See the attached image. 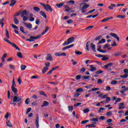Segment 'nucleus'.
<instances>
[{
  "instance_id": "obj_1",
  "label": "nucleus",
  "mask_w": 128,
  "mask_h": 128,
  "mask_svg": "<svg viewBox=\"0 0 128 128\" xmlns=\"http://www.w3.org/2000/svg\"><path fill=\"white\" fill-rule=\"evenodd\" d=\"M74 42V37H70L68 38L66 41H65L62 44L63 46H68L70 44H72Z\"/></svg>"
},
{
  "instance_id": "obj_2",
  "label": "nucleus",
  "mask_w": 128,
  "mask_h": 128,
  "mask_svg": "<svg viewBox=\"0 0 128 128\" xmlns=\"http://www.w3.org/2000/svg\"><path fill=\"white\" fill-rule=\"evenodd\" d=\"M16 82L14 81V78H13V80L12 82V86H11V90L14 94L18 93V89L16 88Z\"/></svg>"
},
{
  "instance_id": "obj_3",
  "label": "nucleus",
  "mask_w": 128,
  "mask_h": 128,
  "mask_svg": "<svg viewBox=\"0 0 128 128\" xmlns=\"http://www.w3.org/2000/svg\"><path fill=\"white\" fill-rule=\"evenodd\" d=\"M42 38V35H38L35 36H30V38L26 39V40L27 42H34V40H38V38Z\"/></svg>"
},
{
  "instance_id": "obj_4",
  "label": "nucleus",
  "mask_w": 128,
  "mask_h": 128,
  "mask_svg": "<svg viewBox=\"0 0 128 128\" xmlns=\"http://www.w3.org/2000/svg\"><path fill=\"white\" fill-rule=\"evenodd\" d=\"M4 42H8V44H11L12 46H13L14 48H15L16 50H18L19 52H20V48H18V47L14 43L10 42V41L8 39L5 38L4 39Z\"/></svg>"
},
{
  "instance_id": "obj_5",
  "label": "nucleus",
  "mask_w": 128,
  "mask_h": 128,
  "mask_svg": "<svg viewBox=\"0 0 128 128\" xmlns=\"http://www.w3.org/2000/svg\"><path fill=\"white\" fill-rule=\"evenodd\" d=\"M18 102V96H14L13 99L10 101V104H14V106H16V103Z\"/></svg>"
},
{
  "instance_id": "obj_6",
  "label": "nucleus",
  "mask_w": 128,
  "mask_h": 128,
  "mask_svg": "<svg viewBox=\"0 0 128 128\" xmlns=\"http://www.w3.org/2000/svg\"><path fill=\"white\" fill-rule=\"evenodd\" d=\"M46 60H49V62H52V60H54L52 59V55L50 54H47L46 57Z\"/></svg>"
},
{
  "instance_id": "obj_7",
  "label": "nucleus",
  "mask_w": 128,
  "mask_h": 128,
  "mask_svg": "<svg viewBox=\"0 0 128 128\" xmlns=\"http://www.w3.org/2000/svg\"><path fill=\"white\" fill-rule=\"evenodd\" d=\"M110 36H112L113 38H116L118 42H120V37L116 34L110 32Z\"/></svg>"
},
{
  "instance_id": "obj_8",
  "label": "nucleus",
  "mask_w": 128,
  "mask_h": 128,
  "mask_svg": "<svg viewBox=\"0 0 128 128\" xmlns=\"http://www.w3.org/2000/svg\"><path fill=\"white\" fill-rule=\"evenodd\" d=\"M22 24L25 26L27 28H32V24H28L24 22H22Z\"/></svg>"
},
{
  "instance_id": "obj_9",
  "label": "nucleus",
  "mask_w": 128,
  "mask_h": 128,
  "mask_svg": "<svg viewBox=\"0 0 128 128\" xmlns=\"http://www.w3.org/2000/svg\"><path fill=\"white\" fill-rule=\"evenodd\" d=\"M39 120H40V118H38V114H37L36 122H35V124L37 128H39V126H40V124H38Z\"/></svg>"
},
{
  "instance_id": "obj_10",
  "label": "nucleus",
  "mask_w": 128,
  "mask_h": 128,
  "mask_svg": "<svg viewBox=\"0 0 128 128\" xmlns=\"http://www.w3.org/2000/svg\"><path fill=\"white\" fill-rule=\"evenodd\" d=\"M22 102V97L17 96V102H18V106H20Z\"/></svg>"
},
{
  "instance_id": "obj_11",
  "label": "nucleus",
  "mask_w": 128,
  "mask_h": 128,
  "mask_svg": "<svg viewBox=\"0 0 128 128\" xmlns=\"http://www.w3.org/2000/svg\"><path fill=\"white\" fill-rule=\"evenodd\" d=\"M73 46H74V44H72L70 46L64 47L62 48V50H68V48H73Z\"/></svg>"
},
{
  "instance_id": "obj_12",
  "label": "nucleus",
  "mask_w": 128,
  "mask_h": 128,
  "mask_svg": "<svg viewBox=\"0 0 128 128\" xmlns=\"http://www.w3.org/2000/svg\"><path fill=\"white\" fill-rule=\"evenodd\" d=\"M90 48L94 52H96V45H94V43L91 44Z\"/></svg>"
},
{
  "instance_id": "obj_13",
  "label": "nucleus",
  "mask_w": 128,
  "mask_h": 128,
  "mask_svg": "<svg viewBox=\"0 0 128 128\" xmlns=\"http://www.w3.org/2000/svg\"><path fill=\"white\" fill-rule=\"evenodd\" d=\"M6 124L7 125V126H8L9 128H12V122L8 120H6Z\"/></svg>"
},
{
  "instance_id": "obj_14",
  "label": "nucleus",
  "mask_w": 128,
  "mask_h": 128,
  "mask_svg": "<svg viewBox=\"0 0 128 128\" xmlns=\"http://www.w3.org/2000/svg\"><path fill=\"white\" fill-rule=\"evenodd\" d=\"M50 30V27L46 26L45 27V30L44 31L42 34H41V36H44V34H46V32H48V31Z\"/></svg>"
},
{
  "instance_id": "obj_15",
  "label": "nucleus",
  "mask_w": 128,
  "mask_h": 128,
  "mask_svg": "<svg viewBox=\"0 0 128 128\" xmlns=\"http://www.w3.org/2000/svg\"><path fill=\"white\" fill-rule=\"evenodd\" d=\"M28 12L26 10H23L21 13V18H24V16H26Z\"/></svg>"
},
{
  "instance_id": "obj_16",
  "label": "nucleus",
  "mask_w": 128,
  "mask_h": 128,
  "mask_svg": "<svg viewBox=\"0 0 128 128\" xmlns=\"http://www.w3.org/2000/svg\"><path fill=\"white\" fill-rule=\"evenodd\" d=\"M11 4H10V6H14L16 4V0H12L10 1Z\"/></svg>"
},
{
  "instance_id": "obj_17",
  "label": "nucleus",
  "mask_w": 128,
  "mask_h": 128,
  "mask_svg": "<svg viewBox=\"0 0 128 128\" xmlns=\"http://www.w3.org/2000/svg\"><path fill=\"white\" fill-rule=\"evenodd\" d=\"M46 8L47 10H50V12H52V7L50 6V4H46Z\"/></svg>"
},
{
  "instance_id": "obj_18",
  "label": "nucleus",
  "mask_w": 128,
  "mask_h": 128,
  "mask_svg": "<svg viewBox=\"0 0 128 128\" xmlns=\"http://www.w3.org/2000/svg\"><path fill=\"white\" fill-rule=\"evenodd\" d=\"M50 104V103L47 101H44L43 104L41 106V108H44V106H48Z\"/></svg>"
},
{
  "instance_id": "obj_19",
  "label": "nucleus",
  "mask_w": 128,
  "mask_h": 128,
  "mask_svg": "<svg viewBox=\"0 0 128 128\" xmlns=\"http://www.w3.org/2000/svg\"><path fill=\"white\" fill-rule=\"evenodd\" d=\"M40 14L43 16V18H46V14L44 12L41 10L40 11Z\"/></svg>"
},
{
  "instance_id": "obj_20",
  "label": "nucleus",
  "mask_w": 128,
  "mask_h": 128,
  "mask_svg": "<svg viewBox=\"0 0 128 128\" xmlns=\"http://www.w3.org/2000/svg\"><path fill=\"white\" fill-rule=\"evenodd\" d=\"M48 68L46 67H44V68L42 70V74H46V72H48Z\"/></svg>"
},
{
  "instance_id": "obj_21",
  "label": "nucleus",
  "mask_w": 128,
  "mask_h": 128,
  "mask_svg": "<svg viewBox=\"0 0 128 128\" xmlns=\"http://www.w3.org/2000/svg\"><path fill=\"white\" fill-rule=\"evenodd\" d=\"M90 68H91L90 69V72H96V68L94 67L93 65H90Z\"/></svg>"
},
{
  "instance_id": "obj_22",
  "label": "nucleus",
  "mask_w": 128,
  "mask_h": 128,
  "mask_svg": "<svg viewBox=\"0 0 128 128\" xmlns=\"http://www.w3.org/2000/svg\"><path fill=\"white\" fill-rule=\"evenodd\" d=\"M90 8V5L88 4H85L84 6H83L82 8L80 9L81 10H86V8Z\"/></svg>"
},
{
  "instance_id": "obj_23",
  "label": "nucleus",
  "mask_w": 128,
  "mask_h": 128,
  "mask_svg": "<svg viewBox=\"0 0 128 128\" xmlns=\"http://www.w3.org/2000/svg\"><path fill=\"white\" fill-rule=\"evenodd\" d=\"M39 94L40 96H45V98H48V96L46 95V93L44 91H40Z\"/></svg>"
},
{
  "instance_id": "obj_24",
  "label": "nucleus",
  "mask_w": 128,
  "mask_h": 128,
  "mask_svg": "<svg viewBox=\"0 0 128 128\" xmlns=\"http://www.w3.org/2000/svg\"><path fill=\"white\" fill-rule=\"evenodd\" d=\"M14 20L15 24H20V21H18V18L14 17Z\"/></svg>"
},
{
  "instance_id": "obj_25",
  "label": "nucleus",
  "mask_w": 128,
  "mask_h": 128,
  "mask_svg": "<svg viewBox=\"0 0 128 128\" xmlns=\"http://www.w3.org/2000/svg\"><path fill=\"white\" fill-rule=\"evenodd\" d=\"M90 42L88 41L86 44V50H87L88 51H90Z\"/></svg>"
},
{
  "instance_id": "obj_26",
  "label": "nucleus",
  "mask_w": 128,
  "mask_h": 128,
  "mask_svg": "<svg viewBox=\"0 0 128 128\" xmlns=\"http://www.w3.org/2000/svg\"><path fill=\"white\" fill-rule=\"evenodd\" d=\"M117 18L124 19L126 18V16L124 15H118L116 16Z\"/></svg>"
},
{
  "instance_id": "obj_27",
  "label": "nucleus",
  "mask_w": 128,
  "mask_h": 128,
  "mask_svg": "<svg viewBox=\"0 0 128 128\" xmlns=\"http://www.w3.org/2000/svg\"><path fill=\"white\" fill-rule=\"evenodd\" d=\"M96 126L94 124H90L86 126V128H96Z\"/></svg>"
},
{
  "instance_id": "obj_28",
  "label": "nucleus",
  "mask_w": 128,
  "mask_h": 128,
  "mask_svg": "<svg viewBox=\"0 0 128 128\" xmlns=\"http://www.w3.org/2000/svg\"><path fill=\"white\" fill-rule=\"evenodd\" d=\"M40 6H42V7L44 8V10H46L47 12H48V8H46V5L45 4H44V3H40Z\"/></svg>"
},
{
  "instance_id": "obj_29",
  "label": "nucleus",
  "mask_w": 128,
  "mask_h": 128,
  "mask_svg": "<svg viewBox=\"0 0 128 128\" xmlns=\"http://www.w3.org/2000/svg\"><path fill=\"white\" fill-rule=\"evenodd\" d=\"M104 72L103 70H98L95 72L96 74H102Z\"/></svg>"
},
{
  "instance_id": "obj_30",
  "label": "nucleus",
  "mask_w": 128,
  "mask_h": 128,
  "mask_svg": "<svg viewBox=\"0 0 128 128\" xmlns=\"http://www.w3.org/2000/svg\"><path fill=\"white\" fill-rule=\"evenodd\" d=\"M17 56H18V58H22V52H18Z\"/></svg>"
},
{
  "instance_id": "obj_31",
  "label": "nucleus",
  "mask_w": 128,
  "mask_h": 128,
  "mask_svg": "<svg viewBox=\"0 0 128 128\" xmlns=\"http://www.w3.org/2000/svg\"><path fill=\"white\" fill-rule=\"evenodd\" d=\"M90 122H98V118H92L90 120Z\"/></svg>"
},
{
  "instance_id": "obj_32",
  "label": "nucleus",
  "mask_w": 128,
  "mask_h": 128,
  "mask_svg": "<svg viewBox=\"0 0 128 128\" xmlns=\"http://www.w3.org/2000/svg\"><path fill=\"white\" fill-rule=\"evenodd\" d=\"M33 10H35V12H40V8L38 6H34Z\"/></svg>"
},
{
  "instance_id": "obj_33",
  "label": "nucleus",
  "mask_w": 128,
  "mask_h": 128,
  "mask_svg": "<svg viewBox=\"0 0 128 128\" xmlns=\"http://www.w3.org/2000/svg\"><path fill=\"white\" fill-rule=\"evenodd\" d=\"M20 30L22 32L23 34H28V32H25L24 30V26H22L20 27Z\"/></svg>"
},
{
  "instance_id": "obj_34",
  "label": "nucleus",
  "mask_w": 128,
  "mask_h": 128,
  "mask_svg": "<svg viewBox=\"0 0 128 128\" xmlns=\"http://www.w3.org/2000/svg\"><path fill=\"white\" fill-rule=\"evenodd\" d=\"M84 92V89L82 88H78L76 90V92Z\"/></svg>"
},
{
  "instance_id": "obj_35",
  "label": "nucleus",
  "mask_w": 128,
  "mask_h": 128,
  "mask_svg": "<svg viewBox=\"0 0 128 128\" xmlns=\"http://www.w3.org/2000/svg\"><path fill=\"white\" fill-rule=\"evenodd\" d=\"M6 34L8 38H10V34L8 33V30L6 29L5 30Z\"/></svg>"
},
{
  "instance_id": "obj_36",
  "label": "nucleus",
  "mask_w": 128,
  "mask_h": 128,
  "mask_svg": "<svg viewBox=\"0 0 128 128\" xmlns=\"http://www.w3.org/2000/svg\"><path fill=\"white\" fill-rule=\"evenodd\" d=\"M106 116H112V112L109 111L106 113Z\"/></svg>"
},
{
  "instance_id": "obj_37",
  "label": "nucleus",
  "mask_w": 128,
  "mask_h": 128,
  "mask_svg": "<svg viewBox=\"0 0 128 128\" xmlns=\"http://www.w3.org/2000/svg\"><path fill=\"white\" fill-rule=\"evenodd\" d=\"M122 54V52H118L114 54V56H119Z\"/></svg>"
},
{
  "instance_id": "obj_38",
  "label": "nucleus",
  "mask_w": 128,
  "mask_h": 128,
  "mask_svg": "<svg viewBox=\"0 0 128 128\" xmlns=\"http://www.w3.org/2000/svg\"><path fill=\"white\" fill-rule=\"evenodd\" d=\"M26 66L25 65L22 64L20 66V68L22 70H26Z\"/></svg>"
},
{
  "instance_id": "obj_39",
  "label": "nucleus",
  "mask_w": 128,
  "mask_h": 128,
  "mask_svg": "<svg viewBox=\"0 0 128 128\" xmlns=\"http://www.w3.org/2000/svg\"><path fill=\"white\" fill-rule=\"evenodd\" d=\"M75 54H77L78 56L82 54V52H80V51H78V50H76L75 51Z\"/></svg>"
},
{
  "instance_id": "obj_40",
  "label": "nucleus",
  "mask_w": 128,
  "mask_h": 128,
  "mask_svg": "<svg viewBox=\"0 0 128 128\" xmlns=\"http://www.w3.org/2000/svg\"><path fill=\"white\" fill-rule=\"evenodd\" d=\"M45 68H48L50 67V62H45Z\"/></svg>"
},
{
  "instance_id": "obj_41",
  "label": "nucleus",
  "mask_w": 128,
  "mask_h": 128,
  "mask_svg": "<svg viewBox=\"0 0 128 128\" xmlns=\"http://www.w3.org/2000/svg\"><path fill=\"white\" fill-rule=\"evenodd\" d=\"M68 111L69 112H72V110H74V106H68Z\"/></svg>"
},
{
  "instance_id": "obj_42",
  "label": "nucleus",
  "mask_w": 128,
  "mask_h": 128,
  "mask_svg": "<svg viewBox=\"0 0 128 128\" xmlns=\"http://www.w3.org/2000/svg\"><path fill=\"white\" fill-rule=\"evenodd\" d=\"M82 78V80H88V78H90V76H83Z\"/></svg>"
},
{
  "instance_id": "obj_43",
  "label": "nucleus",
  "mask_w": 128,
  "mask_h": 128,
  "mask_svg": "<svg viewBox=\"0 0 128 128\" xmlns=\"http://www.w3.org/2000/svg\"><path fill=\"white\" fill-rule=\"evenodd\" d=\"M128 74H124V75H121L120 76V78H128Z\"/></svg>"
},
{
  "instance_id": "obj_44",
  "label": "nucleus",
  "mask_w": 128,
  "mask_h": 128,
  "mask_svg": "<svg viewBox=\"0 0 128 128\" xmlns=\"http://www.w3.org/2000/svg\"><path fill=\"white\" fill-rule=\"evenodd\" d=\"M97 50L98 52H102L103 54H106V50H100V49H97Z\"/></svg>"
},
{
  "instance_id": "obj_45",
  "label": "nucleus",
  "mask_w": 128,
  "mask_h": 128,
  "mask_svg": "<svg viewBox=\"0 0 128 128\" xmlns=\"http://www.w3.org/2000/svg\"><path fill=\"white\" fill-rule=\"evenodd\" d=\"M76 80H80V78H82V75L79 74V75H77L76 77Z\"/></svg>"
},
{
  "instance_id": "obj_46",
  "label": "nucleus",
  "mask_w": 128,
  "mask_h": 128,
  "mask_svg": "<svg viewBox=\"0 0 128 128\" xmlns=\"http://www.w3.org/2000/svg\"><path fill=\"white\" fill-rule=\"evenodd\" d=\"M64 3H60L59 4H56V6H58V8H62V6H64Z\"/></svg>"
},
{
  "instance_id": "obj_47",
  "label": "nucleus",
  "mask_w": 128,
  "mask_h": 128,
  "mask_svg": "<svg viewBox=\"0 0 128 128\" xmlns=\"http://www.w3.org/2000/svg\"><path fill=\"white\" fill-rule=\"evenodd\" d=\"M110 44H106L104 46L103 48H104V50H106V48H110Z\"/></svg>"
},
{
  "instance_id": "obj_48",
  "label": "nucleus",
  "mask_w": 128,
  "mask_h": 128,
  "mask_svg": "<svg viewBox=\"0 0 128 128\" xmlns=\"http://www.w3.org/2000/svg\"><path fill=\"white\" fill-rule=\"evenodd\" d=\"M74 98H78V96H80V94L77 92L75 94H74Z\"/></svg>"
},
{
  "instance_id": "obj_49",
  "label": "nucleus",
  "mask_w": 128,
  "mask_h": 128,
  "mask_svg": "<svg viewBox=\"0 0 128 128\" xmlns=\"http://www.w3.org/2000/svg\"><path fill=\"white\" fill-rule=\"evenodd\" d=\"M58 68H60V66H56L54 68H52V71L54 72V70H58Z\"/></svg>"
},
{
  "instance_id": "obj_50",
  "label": "nucleus",
  "mask_w": 128,
  "mask_h": 128,
  "mask_svg": "<svg viewBox=\"0 0 128 128\" xmlns=\"http://www.w3.org/2000/svg\"><path fill=\"white\" fill-rule=\"evenodd\" d=\"M12 28H14L15 30H18V26H16L14 24H12Z\"/></svg>"
},
{
  "instance_id": "obj_51",
  "label": "nucleus",
  "mask_w": 128,
  "mask_h": 128,
  "mask_svg": "<svg viewBox=\"0 0 128 128\" xmlns=\"http://www.w3.org/2000/svg\"><path fill=\"white\" fill-rule=\"evenodd\" d=\"M30 102V98H27L25 100L26 104H28Z\"/></svg>"
},
{
  "instance_id": "obj_52",
  "label": "nucleus",
  "mask_w": 128,
  "mask_h": 128,
  "mask_svg": "<svg viewBox=\"0 0 128 128\" xmlns=\"http://www.w3.org/2000/svg\"><path fill=\"white\" fill-rule=\"evenodd\" d=\"M97 84H102V81L100 79H98Z\"/></svg>"
},
{
  "instance_id": "obj_53",
  "label": "nucleus",
  "mask_w": 128,
  "mask_h": 128,
  "mask_svg": "<svg viewBox=\"0 0 128 128\" xmlns=\"http://www.w3.org/2000/svg\"><path fill=\"white\" fill-rule=\"evenodd\" d=\"M86 122H88V120H84L81 122L82 124H86Z\"/></svg>"
},
{
  "instance_id": "obj_54",
  "label": "nucleus",
  "mask_w": 128,
  "mask_h": 128,
  "mask_svg": "<svg viewBox=\"0 0 128 128\" xmlns=\"http://www.w3.org/2000/svg\"><path fill=\"white\" fill-rule=\"evenodd\" d=\"M10 114V113L8 112L4 116V118L7 120V118H8V117L10 116L8 115Z\"/></svg>"
},
{
  "instance_id": "obj_55",
  "label": "nucleus",
  "mask_w": 128,
  "mask_h": 128,
  "mask_svg": "<svg viewBox=\"0 0 128 128\" xmlns=\"http://www.w3.org/2000/svg\"><path fill=\"white\" fill-rule=\"evenodd\" d=\"M108 18H106L102 20L101 22H108Z\"/></svg>"
},
{
  "instance_id": "obj_56",
  "label": "nucleus",
  "mask_w": 128,
  "mask_h": 128,
  "mask_svg": "<svg viewBox=\"0 0 128 128\" xmlns=\"http://www.w3.org/2000/svg\"><path fill=\"white\" fill-rule=\"evenodd\" d=\"M68 4H74V0H69L68 1Z\"/></svg>"
},
{
  "instance_id": "obj_57",
  "label": "nucleus",
  "mask_w": 128,
  "mask_h": 128,
  "mask_svg": "<svg viewBox=\"0 0 128 128\" xmlns=\"http://www.w3.org/2000/svg\"><path fill=\"white\" fill-rule=\"evenodd\" d=\"M88 112H90V109H88V108H86L84 110V114H88Z\"/></svg>"
},
{
  "instance_id": "obj_58",
  "label": "nucleus",
  "mask_w": 128,
  "mask_h": 128,
  "mask_svg": "<svg viewBox=\"0 0 128 128\" xmlns=\"http://www.w3.org/2000/svg\"><path fill=\"white\" fill-rule=\"evenodd\" d=\"M32 110V108H28L27 111L26 112V114H28L29 112H30V111Z\"/></svg>"
},
{
  "instance_id": "obj_59",
  "label": "nucleus",
  "mask_w": 128,
  "mask_h": 128,
  "mask_svg": "<svg viewBox=\"0 0 128 128\" xmlns=\"http://www.w3.org/2000/svg\"><path fill=\"white\" fill-rule=\"evenodd\" d=\"M99 120H106V117L104 116H100L99 118Z\"/></svg>"
},
{
  "instance_id": "obj_60",
  "label": "nucleus",
  "mask_w": 128,
  "mask_h": 128,
  "mask_svg": "<svg viewBox=\"0 0 128 128\" xmlns=\"http://www.w3.org/2000/svg\"><path fill=\"white\" fill-rule=\"evenodd\" d=\"M118 84V81L116 80H112L110 83L111 84Z\"/></svg>"
},
{
  "instance_id": "obj_61",
  "label": "nucleus",
  "mask_w": 128,
  "mask_h": 128,
  "mask_svg": "<svg viewBox=\"0 0 128 128\" xmlns=\"http://www.w3.org/2000/svg\"><path fill=\"white\" fill-rule=\"evenodd\" d=\"M71 62H72L73 66H76V64H77L76 62L74 61V59H72L71 60Z\"/></svg>"
},
{
  "instance_id": "obj_62",
  "label": "nucleus",
  "mask_w": 128,
  "mask_h": 128,
  "mask_svg": "<svg viewBox=\"0 0 128 128\" xmlns=\"http://www.w3.org/2000/svg\"><path fill=\"white\" fill-rule=\"evenodd\" d=\"M100 38H102V36H98L95 38V40H100Z\"/></svg>"
},
{
  "instance_id": "obj_63",
  "label": "nucleus",
  "mask_w": 128,
  "mask_h": 128,
  "mask_svg": "<svg viewBox=\"0 0 128 128\" xmlns=\"http://www.w3.org/2000/svg\"><path fill=\"white\" fill-rule=\"evenodd\" d=\"M9 66L11 70H14V66L12 64H9Z\"/></svg>"
},
{
  "instance_id": "obj_64",
  "label": "nucleus",
  "mask_w": 128,
  "mask_h": 128,
  "mask_svg": "<svg viewBox=\"0 0 128 128\" xmlns=\"http://www.w3.org/2000/svg\"><path fill=\"white\" fill-rule=\"evenodd\" d=\"M124 74H128V68L124 69Z\"/></svg>"
}]
</instances>
